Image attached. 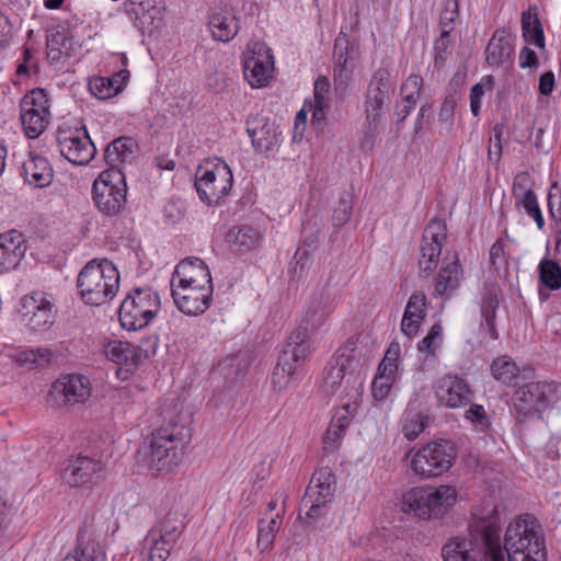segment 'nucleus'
I'll return each mask as SVG.
<instances>
[{
	"label": "nucleus",
	"mask_w": 561,
	"mask_h": 561,
	"mask_svg": "<svg viewBox=\"0 0 561 561\" xmlns=\"http://www.w3.org/2000/svg\"><path fill=\"white\" fill-rule=\"evenodd\" d=\"M129 78L128 70H121L112 77H95L90 79L89 89L100 100H106L118 94Z\"/></svg>",
	"instance_id": "obj_33"
},
{
	"label": "nucleus",
	"mask_w": 561,
	"mask_h": 561,
	"mask_svg": "<svg viewBox=\"0 0 561 561\" xmlns=\"http://www.w3.org/2000/svg\"><path fill=\"white\" fill-rule=\"evenodd\" d=\"M103 470L101 461L87 456H77L68 460L62 471V479L70 486H83L101 479Z\"/></svg>",
	"instance_id": "obj_19"
},
{
	"label": "nucleus",
	"mask_w": 561,
	"mask_h": 561,
	"mask_svg": "<svg viewBox=\"0 0 561 561\" xmlns=\"http://www.w3.org/2000/svg\"><path fill=\"white\" fill-rule=\"evenodd\" d=\"M91 396V382L83 375H68L55 381L49 390V401L56 407L85 402Z\"/></svg>",
	"instance_id": "obj_16"
},
{
	"label": "nucleus",
	"mask_w": 561,
	"mask_h": 561,
	"mask_svg": "<svg viewBox=\"0 0 561 561\" xmlns=\"http://www.w3.org/2000/svg\"><path fill=\"white\" fill-rule=\"evenodd\" d=\"M264 240V233L256 227L241 225L231 228L227 233V241L233 251L247 253L259 249Z\"/></svg>",
	"instance_id": "obj_28"
},
{
	"label": "nucleus",
	"mask_w": 561,
	"mask_h": 561,
	"mask_svg": "<svg viewBox=\"0 0 561 561\" xmlns=\"http://www.w3.org/2000/svg\"><path fill=\"white\" fill-rule=\"evenodd\" d=\"M465 416L481 428L489 426V417L484 408L480 404H471V407L466 411Z\"/></svg>",
	"instance_id": "obj_64"
},
{
	"label": "nucleus",
	"mask_w": 561,
	"mask_h": 561,
	"mask_svg": "<svg viewBox=\"0 0 561 561\" xmlns=\"http://www.w3.org/2000/svg\"><path fill=\"white\" fill-rule=\"evenodd\" d=\"M57 144L61 156L72 164L85 165L96 153V148L84 127L59 129Z\"/></svg>",
	"instance_id": "obj_13"
},
{
	"label": "nucleus",
	"mask_w": 561,
	"mask_h": 561,
	"mask_svg": "<svg viewBox=\"0 0 561 561\" xmlns=\"http://www.w3.org/2000/svg\"><path fill=\"white\" fill-rule=\"evenodd\" d=\"M103 352L107 359L125 366L128 371L136 369L145 356L140 346L119 340L105 343Z\"/></svg>",
	"instance_id": "obj_23"
},
{
	"label": "nucleus",
	"mask_w": 561,
	"mask_h": 561,
	"mask_svg": "<svg viewBox=\"0 0 561 561\" xmlns=\"http://www.w3.org/2000/svg\"><path fill=\"white\" fill-rule=\"evenodd\" d=\"M119 283V273L107 259L91 260L77 277L79 296L90 306H102L113 300L118 293Z\"/></svg>",
	"instance_id": "obj_2"
},
{
	"label": "nucleus",
	"mask_w": 561,
	"mask_h": 561,
	"mask_svg": "<svg viewBox=\"0 0 561 561\" xmlns=\"http://www.w3.org/2000/svg\"><path fill=\"white\" fill-rule=\"evenodd\" d=\"M358 43L356 37H336L334 44L335 61L340 64H353L358 56Z\"/></svg>",
	"instance_id": "obj_50"
},
{
	"label": "nucleus",
	"mask_w": 561,
	"mask_h": 561,
	"mask_svg": "<svg viewBox=\"0 0 561 561\" xmlns=\"http://www.w3.org/2000/svg\"><path fill=\"white\" fill-rule=\"evenodd\" d=\"M403 510L421 518L432 517L427 490L424 488H413L408 491L403 495Z\"/></svg>",
	"instance_id": "obj_41"
},
{
	"label": "nucleus",
	"mask_w": 561,
	"mask_h": 561,
	"mask_svg": "<svg viewBox=\"0 0 561 561\" xmlns=\"http://www.w3.org/2000/svg\"><path fill=\"white\" fill-rule=\"evenodd\" d=\"M134 8L136 24L142 35H152L159 32L163 24V11L161 0H137Z\"/></svg>",
	"instance_id": "obj_22"
},
{
	"label": "nucleus",
	"mask_w": 561,
	"mask_h": 561,
	"mask_svg": "<svg viewBox=\"0 0 561 561\" xmlns=\"http://www.w3.org/2000/svg\"><path fill=\"white\" fill-rule=\"evenodd\" d=\"M47 60L58 69H62L67 61L77 54L80 45L73 37H47Z\"/></svg>",
	"instance_id": "obj_32"
},
{
	"label": "nucleus",
	"mask_w": 561,
	"mask_h": 561,
	"mask_svg": "<svg viewBox=\"0 0 561 561\" xmlns=\"http://www.w3.org/2000/svg\"><path fill=\"white\" fill-rule=\"evenodd\" d=\"M491 370L493 377L505 385H513L520 374L516 363L505 355L493 360Z\"/></svg>",
	"instance_id": "obj_47"
},
{
	"label": "nucleus",
	"mask_w": 561,
	"mask_h": 561,
	"mask_svg": "<svg viewBox=\"0 0 561 561\" xmlns=\"http://www.w3.org/2000/svg\"><path fill=\"white\" fill-rule=\"evenodd\" d=\"M232 172L225 162L216 163L211 169L199 168L196 172L195 187L199 198L207 205L219 203L232 187Z\"/></svg>",
	"instance_id": "obj_10"
},
{
	"label": "nucleus",
	"mask_w": 561,
	"mask_h": 561,
	"mask_svg": "<svg viewBox=\"0 0 561 561\" xmlns=\"http://www.w3.org/2000/svg\"><path fill=\"white\" fill-rule=\"evenodd\" d=\"M442 558L444 561H491V556L484 553L481 538L474 533L468 537L449 538L442 548Z\"/></svg>",
	"instance_id": "obj_18"
},
{
	"label": "nucleus",
	"mask_w": 561,
	"mask_h": 561,
	"mask_svg": "<svg viewBox=\"0 0 561 561\" xmlns=\"http://www.w3.org/2000/svg\"><path fill=\"white\" fill-rule=\"evenodd\" d=\"M447 240L445 221L432 219L424 229L420 245L419 266L423 276H430L438 266L443 243Z\"/></svg>",
	"instance_id": "obj_12"
},
{
	"label": "nucleus",
	"mask_w": 561,
	"mask_h": 561,
	"mask_svg": "<svg viewBox=\"0 0 561 561\" xmlns=\"http://www.w3.org/2000/svg\"><path fill=\"white\" fill-rule=\"evenodd\" d=\"M426 296L422 291H415L411 295L405 306L401 322V331L409 339L415 336L426 317Z\"/></svg>",
	"instance_id": "obj_27"
},
{
	"label": "nucleus",
	"mask_w": 561,
	"mask_h": 561,
	"mask_svg": "<svg viewBox=\"0 0 561 561\" xmlns=\"http://www.w3.org/2000/svg\"><path fill=\"white\" fill-rule=\"evenodd\" d=\"M335 491V477L331 469L325 467L317 470L307 488L300 504L299 518L302 510H306V518L317 520L324 515L328 503L333 499Z\"/></svg>",
	"instance_id": "obj_8"
},
{
	"label": "nucleus",
	"mask_w": 561,
	"mask_h": 561,
	"mask_svg": "<svg viewBox=\"0 0 561 561\" xmlns=\"http://www.w3.org/2000/svg\"><path fill=\"white\" fill-rule=\"evenodd\" d=\"M135 142L130 137H119L107 145L104 158L111 168H117L133 158Z\"/></svg>",
	"instance_id": "obj_39"
},
{
	"label": "nucleus",
	"mask_w": 561,
	"mask_h": 561,
	"mask_svg": "<svg viewBox=\"0 0 561 561\" xmlns=\"http://www.w3.org/2000/svg\"><path fill=\"white\" fill-rule=\"evenodd\" d=\"M394 87L390 82V75L385 69L375 72L368 87L366 99V119L369 126L376 127L381 122L385 110L390 104Z\"/></svg>",
	"instance_id": "obj_14"
},
{
	"label": "nucleus",
	"mask_w": 561,
	"mask_h": 561,
	"mask_svg": "<svg viewBox=\"0 0 561 561\" xmlns=\"http://www.w3.org/2000/svg\"><path fill=\"white\" fill-rule=\"evenodd\" d=\"M486 62L492 67H500L511 62L514 45L511 37H491L485 49Z\"/></svg>",
	"instance_id": "obj_38"
},
{
	"label": "nucleus",
	"mask_w": 561,
	"mask_h": 561,
	"mask_svg": "<svg viewBox=\"0 0 561 561\" xmlns=\"http://www.w3.org/2000/svg\"><path fill=\"white\" fill-rule=\"evenodd\" d=\"M494 140H490L491 144L488 148V158L492 162L496 163L500 161L502 157V135H503V126L496 124L493 128Z\"/></svg>",
	"instance_id": "obj_63"
},
{
	"label": "nucleus",
	"mask_w": 561,
	"mask_h": 561,
	"mask_svg": "<svg viewBox=\"0 0 561 561\" xmlns=\"http://www.w3.org/2000/svg\"><path fill=\"white\" fill-rule=\"evenodd\" d=\"M20 313L32 328L39 329L53 322L54 304L43 293H32L22 298Z\"/></svg>",
	"instance_id": "obj_20"
},
{
	"label": "nucleus",
	"mask_w": 561,
	"mask_h": 561,
	"mask_svg": "<svg viewBox=\"0 0 561 561\" xmlns=\"http://www.w3.org/2000/svg\"><path fill=\"white\" fill-rule=\"evenodd\" d=\"M462 271L457 254L453 255L450 262L444 263L435 284V294L438 296L450 295L460 285Z\"/></svg>",
	"instance_id": "obj_34"
},
{
	"label": "nucleus",
	"mask_w": 561,
	"mask_h": 561,
	"mask_svg": "<svg viewBox=\"0 0 561 561\" xmlns=\"http://www.w3.org/2000/svg\"><path fill=\"white\" fill-rule=\"evenodd\" d=\"M184 528L183 514L178 510H170L149 531L161 535L165 542L175 545Z\"/></svg>",
	"instance_id": "obj_35"
},
{
	"label": "nucleus",
	"mask_w": 561,
	"mask_h": 561,
	"mask_svg": "<svg viewBox=\"0 0 561 561\" xmlns=\"http://www.w3.org/2000/svg\"><path fill=\"white\" fill-rule=\"evenodd\" d=\"M527 174H518L513 183V195L516 198V206L523 207L527 215L534 218L539 229L545 226V220L539 208L537 196L531 188H526Z\"/></svg>",
	"instance_id": "obj_29"
},
{
	"label": "nucleus",
	"mask_w": 561,
	"mask_h": 561,
	"mask_svg": "<svg viewBox=\"0 0 561 561\" xmlns=\"http://www.w3.org/2000/svg\"><path fill=\"white\" fill-rule=\"evenodd\" d=\"M247 131L251 137L252 145L259 152L272 150L278 141L274 124L267 121L260 126L248 127Z\"/></svg>",
	"instance_id": "obj_40"
},
{
	"label": "nucleus",
	"mask_w": 561,
	"mask_h": 561,
	"mask_svg": "<svg viewBox=\"0 0 561 561\" xmlns=\"http://www.w3.org/2000/svg\"><path fill=\"white\" fill-rule=\"evenodd\" d=\"M353 64H340L335 61L334 83L336 90H345L352 77Z\"/></svg>",
	"instance_id": "obj_59"
},
{
	"label": "nucleus",
	"mask_w": 561,
	"mask_h": 561,
	"mask_svg": "<svg viewBox=\"0 0 561 561\" xmlns=\"http://www.w3.org/2000/svg\"><path fill=\"white\" fill-rule=\"evenodd\" d=\"M357 407L358 404L356 399L345 402L341 408L336 409L335 414L331 421L337 423V425H343L344 428H347L357 410Z\"/></svg>",
	"instance_id": "obj_56"
},
{
	"label": "nucleus",
	"mask_w": 561,
	"mask_h": 561,
	"mask_svg": "<svg viewBox=\"0 0 561 561\" xmlns=\"http://www.w3.org/2000/svg\"><path fill=\"white\" fill-rule=\"evenodd\" d=\"M62 561H105V552L100 542L79 537L73 554L67 556Z\"/></svg>",
	"instance_id": "obj_43"
},
{
	"label": "nucleus",
	"mask_w": 561,
	"mask_h": 561,
	"mask_svg": "<svg viewBox=\"0 0 561 561\" xmlns=\"http://www.w3.org/2000/svg\"><path fill=\"white\" fill-rule=\"evenodd\" d=\"M173 300L180 311L188 316L204 313L211 304L213 284L176 285L171 280Z\"/></svg>",
	"instance_id": "obj_15"
},
{
	"label": "nucleus",
	"mask_w": 561,
	"mask_h": 561,
	"mask_svg": "<svg viewBox=\"0 0 561 561\" xmlns=\"http://www.w3.org/2000/svg\"><path fill=\"white\" fill-rule=\"evenodd\" d=\"M297 371L294 366L287 364L278 357L277 365L272 374V387L277 392H283L290 388L297 380Z\"/></svg>",
	"instance_id": "obj_48"
},
{
	"label": "nucleus",
	"mask_w": 561,
	"mask_h": 561,
	"mask_svg": "<svg viewBox=\"0 0 561 561\" xmlns=\"http://www.w3.org/2000/svg\"><path fill=\"white\" fill-rule=\"evenodd\" d=\"M437 401L448 409H459L469 404L473 392L467 380L458 375L447 374L435 383Z\"/></svg>",
	"instance_id": "obj_17"
},
{
	"label": "nucleus",
	"mask_w": 561,
	"mask_h": 561,
	"mask_svg": "<svg viewBox=\"0 0 561 561\" xmlns=\"http://www.w3.org/2000/svg\"><path fill=\"white\" fill-rule=\"evenodd\" d=\"M345 431L346 428H344L343 425H337V423L331 421L323 438L324 449L327 451L337 449Z\"/></svg>",
	"instance_id": "obj_55"
},
{
	"label": "nucleus",
	"mask_w": 561,
	"mask_h": 561,
	"mask_svg": "<svg viewBox=\"0 0 561 561\" xmlns=\"http://www.w3.org/2000/svg\"><path fill=\"white\" fill-rule=\"evenodd\" d=\"M559 388V383L552 380L528 382L515 391L514 408L524 415L545 410L557 401Z\"/></svg>",
	"instance_id": "obj_11"
},
{
	"label": "nucleus",
	"mask_w": 561,
	"mask_h": 561,
	"mask_svg": "<svg viewBox=\"0 0 561 561\" xmlns=\"http://www.w3.org/2000/svg\"><path fill=\"white\" fill-rule=\"evenodd\" d=\"M192 431L185 424L170 421L157 428L150 437L148 465L158 472H170L182 461Z\"/></svg>",
	"instance_id": "obj_1"
},
{
	"label": "nucleus",
	"mask_w": 561,
	"mask_h": 561,
	"mask_svg": "<svg viewBox=\"0 0 561 561\" xmlns=\"http://www.w3.org/2000/svg\"><path fill=\"white\" fill-rule=\"evenodd\" d=\"M522 35H545L537 13V7H529L522 13Z\"/></svg>",
	"instance_id": "obj_53"
},
{
	"label": "nucleus",
	"mask_w": 561,
	"mask_h": 561,
	"mask_svg": "<svg viewBox=\"0 0 561 561\" xmlns=\"http://www.w3.org/2000/svg\"><path fill=\"white\" fill-rule=\"evenodd\" d=\"M459 0H445L439 16L440 35H450L455 31L454 24L459 15Z\"/></svg>",
	"instance_id": "obj_52"
},
{
	"label": "nucleus",
	"mask_w": 561,
	"mask_h": 561,
	"mask_svg": "<svg viewBox=\"0 0 561 561\" xmlns=\"http://www.w3.org/2000/svg\"><path fill=\"white\" fill-rule=\"evenodd\" d=\"M283 514L282 512H277L274 516H271L268 519L262 518L259 523V534H257V548L261 551H266L272 549L276 533L279 530L280 525L283 523Z\"/></svg>",
	"instance_id": "obj_42"
},
{
	"label": "nucleus",
	"mask_w": 561,
	"mask_h": 561,
	"mask_svg": "<svg viewBox=\"0 0 561 561\" xmlns=\"http://www.w3.org/2000/svg\"><path fill=\"white\" fill-rule=\"evenodd\" d=\"M443 339V329L440 324H434L428 334L419 343V351L431 355L439 347Z\"/></svg>",
	"instance_id": "obj_54"
},
{
	"label": "nucleus",
	"mask_w": 561,
	"mask_h": 561,
	"mask_svg": "<svg viewBox=\"0 0 561 561\" xmlns=\"http://www.w3.org/2000/svg\"><path fill=\"white\" fill-rule=\"evenodd\" d=\"M50 114L30 112V110L20 111V119L25 135L30 139L38 138L49 124Z\"/></svg>",
	"instance_id": "obj_44"
},
{
	"label": "nucleus",
	"mask_w": 561,
	"mask_h": 561,
	"mask_svg": "<svg viewBox=\"0 0 561 561\" xmlns=\"http://www.w3.org/2000/svg\"><path fill=\"white\" fill-rule=\"evenodd\" d=\"M353 205L350 196H344L340 199L336 208L333 211V222L335 226L345 225L352 216Z\"/></svg>",
	"instance_id": "obj_58"
},
{
	"label": "nucleus",
	"mask_w": 561,
	"mask_h": 561,
	"mask_svg": "<svg viewBox=\"0 0 561 561\" xmlns=\"http://www.w3.org/2000/svg\"><path fill=\"white\" fill-rule=\"evenodd\" d=\"M244 79L252 88L267 84L274 70L271 48L262 41H250L242 54Z\"/></svg>",
	"instance_id": "obj_9"
},
{
	"label": "nucleus",
	"mask_w": 561,
	"mask_h": 561,
	"mask_svg": "<svg viewBox=\"0 0 561 561\" xmlns=\"http://www.w3.org/2000/svg\"><path fill=\"white\" fill-rule=\"evenodd\" d=\"M351 366V358L343 353L339 354L328 364L322 383L323 391L327 394L336 393L345 378L346 383H348L351 379H354L353 374L350 371Z\"/></svg>",
	"instance_id": "obj_26"
},
{
	"label": "nucleus",
	"mask_w": 561,
	"mask_h": 561,
	"mask_svg": "<svg viewBox=\"0 0 561 561\" xmlns=\"http://www.w3.org/2000/svg\"><path fill=\"white\" fill-rule=\"evenodd\" d=\"M313 104L330 106V81L327 77H318L314 81Z\"/></svg>",
	"instance_id": "obj_57"
},
{
	"label": "nucleus",
	"mask_w": 561,
	"mask_h": 561,
	"mask_svg": "<svg viewBox=\"0 0 561 561\" xmlns=\"http://www.w3.org/2000/svg\"><path fill=\"white\" fill-rule=\"evenodd\" d=\"M500 302L499 291L495 289L489 290L481 305V312L484 319L486 331L492 339H497L499 333L496 329V309Z\"/></svg>",
	"instance_id": "obj_46"
},
{
	"label": "nucleus",
	"mask_w": 561,
	"mask_h": 561,
	"mask_svg": "<svg viewBox=\"0 0 561 561\" xmlns=\"http://www.w3.org/2000/svg\"><path fill=\"white\" fill-rule=\"evenodd\" d=\"M339 305V295L335 290L324 285L317 288L306 313V321L316 329L325 323Z\"/></svg>",
	"instance_id": "obj_21"
},
{
	"label": "nucleus",
	"mask_w": 561,
	"mask_h": 561,
	"mask_svg": "<svg viewBox=\"0 0 561 561\" xmlns=\"http://www.w3.org/2000/svg\"><path fill=\"white\" fill-rule=\"evenodd\" d=\"M160 310L159 295L150 288H136L122 301L118 310L121 325L129 331L146 328Z\"/></svg>",
	"instance_id": "obj_6"
},
{
	"label": "nucleus",
	"mask_w": 561,
	"mask_h": 561,
	"mask_svg": "<svg viewBox=\"0 0 561 561\" xmlns=\"http://www.w3.org/2000/svg\"><path fill=\"white\" fill-rule=\"evenodd\" d=\"M503 512V507L492 499L484 500L482 506L474 507L472 512V533L481 538L484 553L491 556V561H505L501 542Z\"/></svg>",
	"instance_id": "obj_4"
},
{
	"label": "nucleus",
	"mask_w": 561,
	"mask_h": 561,
	"mask_svg": "<svg viewBox=\"0 0 561 561\" xmlns=\"http://www.w3.org/2000/svg\"><path fill=\"white\" fill-rule=\"evenodd\" d=\"M26 247L23 236L16 230L0 234V274L13 270L24 256Z\"/></svg>",
	"instance_id": "obj_24"
},
{
	"label": "nucleus",
	"mask_w": 561,
	"mask_h": 561,
	"mask_svg": "<svg viewBox=\"0 0 561 561\" xmlns=\"http://www.w3.org/2000/svg\"><path fill=\"white\" fill-rule=\"evenodd\" d=\"M455 457V449L449 442H432L413 454L411 469L422 478L438 477L449 470Z\"/></svg>",
	"instance_id": "obj_7"
},
{
	"label": "nucleus",
	"mask_w": 561,
	"mask_h": 561,
	"mask_svg": "<svg viewBox=\"0 0 561 561\" xmlns=\"http://www.w3.org/2000/svg\"><path fill=\"white\" fill-rule=\"evenodd\" d=\"M23 175L25 181L34 187L43 188L53 181V168L49 161L41 156H31L23 163Z\"/></svg>",
	"instance_id": "obj_31"
},
{
	"label": "nucleus",
	"mask_w": 561,
	"mask_h": 561,
	"mask_svg": "<svg viewBox=\"0 0 561 561\" xmlns=\"http://www.w3.org/2000/svg\"><path fill=\"white\" fill-rule=\"evenodd\" d=\"M93 202L98 210L107 217L122 213L126 204L127 184L118 168H108L94 180Z\"/></svg>",
	"instance_id": "obj_5"
},
{
	"label": "nucleus",
	"mask_w": 561,
	"mask_h": 561,
	"mask_svg": "<svg viewBox=\"0 0 561 561\" xmlns=\"http://www.w3.org/2000/svg\"><path fill=\"white\" fill-rule=\"evenodd\" d=\"M309 355L310 345L307 340V329L299 328L290 334L288 343L279 358L298 369Z\"/></svg>",
	"instance_id": "obj_30"
},
{
	"label": "nucleus",
	"mask_w": 561,
	"mask_h": 561,
	"mask_svg": "<svg viewBox=\"0 0 561 561\" xmlns=\"http://www.w3.org/2000/svg\"><path fill=\"white\" fill-rule=\"evenodd\" d=\"M539 279L550 290L561 288V266L553 260L545 259L539 263Z\"/></svg>",
	"instance_id": "obj_49"
},
{
	"label": "nucleus",
	"mask_w": 561,
	"mask_h": 561,
	"mask_svg": "<svg viewBox=\"0 0 561 561\" xmlns=\"http://www.w3.org/2000/svg\"><path fill=\"white\" fill-rule=\"evenodd\" d=\"M171 280L176 285H207L211 283L208 266L201 259H186L181 261L173 273Z\"/></svg>",
	"instance_id": "obj_25"
},
{
	"label": "nucleus",
	"mask_w": 561,
	"mask_h": 561,
	"mask_svg": "<svg viewBox=\"0 0 561 561\" xmlns=\"http://www.w3.org/2000/svg\"><path fill=\"white\" fill-rule=\"evenodd\" d=\"M423 84V79L419 75H411L401 87L403 94L402 104L396 107V115L399 122L404 121L415 107Z\"/></svg>",
	"instance_id": "obj_36"
},
{
	"label": "nucleus",
	"mask_w": 561,
	"mask_h": 561,
	"mask_svg": "<svg viewBox=\"0 0 561 561\" xmlns=\"http://www.w3.org/2000/svg\"><path fill=\"white\" fill-rule=\"evenodd\" d=\"M505 561H546L545 539L531 516L512 522L504 536Z\"/></svg>",
	"instance_id": "obj_3"
},
{
	"label": "nucleus",
	"mask_w": 561,
	"mask_h": 561,
	"mask_svg": "<svg viewBox=\"0 0 561 561\" xmlns=\"http://www.w3.org/2000/svg\"><path fill=\"white\" fill-rule=\"evenodd\" d=\"M393 383L394 382L390 379L376 375L371 382V393L374 398L379 401L385 400L389 396Z\"/></svg>",
	"instance_id": "obj_61"
},
{
	"label": "nucleus",
	"mask_w": 561,
	"mask_h": 561,
	"mask_svg": "<svg viewBox=\"0 0 561 561\" xmlns=\"http://www.w3.org/2000/svg\"><path fill=\"white\" fill-rule=\"evenodd\" d=\"M425 420L422 415L416 414L411 419H408L403 425L404 436L409 440L415 439L425 428Z\"/></svg>",
	"instance_id": "obj_60"
},
{
	"label": "nucleus",
	"mask_w": 561,
	"mask_h": 561,
	"mask_svg": "<svg viewBox=\"0 0 561 561\" xmlns=\"http://www.w3.org/2000/svg\"><path fill=\"white\" fill-rule=\"evenodd\" d=\"M426 490L431 515L434 517L443 516L457 502L458 493L451 485L442 484L437 488H427Z\"/></svg>",
	"instance_id": "obj_37"
},
{
	"label": "nucleus",
	"mask_w": 561,
	"mask_h": 561,
	"mask_svg": "<svg viewBox=\"0 0 561 561\" xmlns=\"http://www.w3.org/2000/svg\"><path fill=\"white\" fill-rule=\"evenodd\" d=\"M548 207L551 216L556 220H561V186L557 182L552 183L548 194Z\"/></svg>",
	"instance_id": "obj_62"
},
{
	"label": "nucleus",
	"mask_w": 561,
	"mask_h": 561,
	"mask_svg": "<svg viewBox=\"0 0 561 561\" xmlns=\"http://www.w3.org/2000/svg\"><path fill=\"white\" fill-rule=\"evenodd\" d=\"M49 101L43 89H34L24 95L20 102V111L30 110L42 114H50Z\"/></svg>",
	"instance_id": "obj_51"
},
{
	"label": "nucleus",
	"mask_w": 561,
	"mask_h": 561,
	"mask_svg": "<svg viewBox=\"0 0 561 561\" xmlns=\"http://www.w3.org/2000/svg\"><path fill=\"white\" fill-rule=\"evenodd\" d=\"M174 546L151 531L142 540V549L148 551L147 561H165Z\"/></svg>",
	"instance_id": "obj_45"
}]
</instances>
